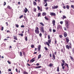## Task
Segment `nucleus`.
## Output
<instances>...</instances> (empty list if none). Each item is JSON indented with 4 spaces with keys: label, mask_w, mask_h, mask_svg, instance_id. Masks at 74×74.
Returning a JSON list of instances; mask_svg holds the SVG:
<instances>
[{
    "label": "nucleus",
    "mask_w": 74,
    "mask_h": 74,
    "mask_svg": "<svg viewBox=\"0 0 74 74\" xmlns=\"http://www.w3.org/2000/svg\"><path fill=\"white\" fill-rule=\"evenodd\" d=\"M13 37L14 40H18V39H17V36H13Z\"/></svg>",
    "instance_id": "obj_13"
},
{
    "label": "nucleus",
    "mask_w": 74,
    "mask_h": 74,
    "mask_svg": "<svg viewBox=\"0 0 74 74\" xmlns=\"http://www.w3.org/2000/svg\"><path fill=\"white\" fill-rule=\"evenodd\" d=\"M3 46H5V43H3L1 45V46H3Z\"/></svg>",
    "instance_id": "obj_31"
},
{
    "label": "nucleus",
    "mask_w": 74,
    "mask_h": 74,
    "mask_svg": "<svg viewBox=\"0 0 74 74\" xmlns=\"http://www.w3.org/2000/svg\"><path fill=\"white\" fill-rule=\"evenodd\" d=\"M71 8L74 9V5H71Z\"/></svg>",
    "instance_id": "obj_32"
},
{
    "label": "nucleus",
    "mask_w": 74,
    "mask_h": 74,
    "mask_svg": "<svg viewBox=\"0 0 74 74\" xmlns=\"http://www.w3.org/2000/svg\"><path fill=\"white\" fill-rule=\"evenodd\" d=\"M66 7L68 10H69V8H70V7L69 5H66Z\"/></svg>",
    "instance_id": "obj_18"
},
{
    "label": "nucleus",
    "mask_w": 74,
    "mask_h": 74,
    "mask_svg": "<svg viewBox=\"0 0 74 74\" xmlns=\"http://www.w3.org/2000/svg\"><path fill=\"white\" fill-rule=\"evenodd\" d=\"M8 62L9 64H11V62H10V61H8Z\"/></svg>",
    "instance_id": "obj_60"
},
{
    "label": "nucleus",
    "mask_w": 74,
    "mask_h": 74,
    "mask_svg": "<svg viewBox=\"0 0 74 74\" xmlns=\"http://www.w3.org/2000/svg\"><path fill=\"white\" fill-rule=\"evenodd\" d=\"M53 33H55V32H56V30L55 29H53Z\"/></svg>",
    "instance_id": "obj_54"
},
{
    "label": "nucleus",
    "mask_w": 74,
    "mask_h": 74,
    "mask_svg": "<svg viewBox=\"0 0 74 74\" xmlns=\"http://www.w3.org/2000/svg\"><path fill=\"white\" fill-rule=\"evenodd\" d=\"M59 37H60V38H62V37H63V36H62V35H60L59 36Z\"/></svg>",
    "instance_id": "obj_40"
},
{
    "label": "nucleus",
    "mask_w": 74,
    "mask_h": 74,
    "mask_svg": "<svg viewBox=\"0 0 74 74\" xmlns=\"http://www.w3.org/2000/svg\"><path fill=\"white\" fill-rule=\"evenodd\" d=\"M58 8V6L57 5V6H55V5H53V6H52V9H53V10H54L55 9Z\"/></svg>",
    "instance_id": "obj_3"
},
{
    "label": "nucleus",
    "mask_w": 74,
    "mask_h": 74,
    "mask_svg": "<svg viewBox=\"0 0 74 74\" xmlns=\"http://www.w3.org/2000/svg\"><path fill=\"white\" fill-rule=\"evenodd\" d=\"M52 23L53 26H55V20L53 21H52Z\"/></svg>",
    "instance_id": "obj_16"
},
{
    "label": "nucleus",
    "mask_w": 74,
    "mask_h": 74,
    "mask_svg": "<svg viewBox=\"0 0 74 74\" xmlns=\"http://www.w3.org/2000/svg\"><path fill=\"white\" fill-rule=\"evenodd\" d=\"M35 32L36 34H39V30L37 29H35Z\"/></svg>",
    "instance_id": "obj_7"
},
{
    "label": "nucleus",
    "mask_w": 74,
    "mask_h": 74,
    "mask_svg": "<svg viewBox=\"0 0 74 74\" xmlns=\"http://www.w3.org/2000/svg\"><path fill=\"white\" fill-rule=\"evenodd\" d=\"M64 63H62V66H64Z\"/></svg>",
    "instance_id": "obj_53"
},
{
    "label": "nucleus",
    "mask_w": 74,
    "mask_h": 74,
    "mask_svg": "<svg viewBox=\"0 0 74 74\" xmlns=\"http://www.w3.org/2000/svg\"><path fill=\"white\" fill-rule=\"evenodd\" d=\"M3 29H4V27H2L1 28V30H2V31H3Z\"/></svg>",
    "instance_id": "obj_33"
},
{
    "label": "nucleus",
    "mask_w": 74,
    "mask_h": 74,
    "mask_svg": "<svg viewBox=\"0 0 74 74\" xmlns=\"http://www.w3.org/2000/svg\"><path fill=\"white\" fill-rule=\"evenodd\" d=\"M63 18H62V19H64L65 18H66V16H63Z\"/></svg>",
    "instance_id": "obj_27"
},
{
    "label": "nucleus",
    "mask_w": 74,
    "mask_h": 74,
    "mask_svg": "<svg viewBox=\"0 0 74 74\" xmlns=\"http://www.w3.org/2000/svg\"><path fill=\"white\" fill-rule=\"evenodd\" d=\"M62 26L60 25H58V26L57 29H62Z\"/></svg>",
    "instance_id": "obj_6"
},
{
    "label": "nucleus",
    "mask_w": 74,
    "mask_h": 74,
    "mask_svg": "<svg viewBox=\"0 0 74 74\" xmlns=\"http://www.w3.org/2000/svg\"><path fill=\"white\" fill-rule=\"evenodd\" d=\"M55 56V54H53V57H54Z\"/></svg>",
    "instance_id": "obj_62"
},
{
    "label": "nucleus",
    "mask_w": 74,
    "mask_h": 74,
    "mask_svg": "<svg viewBox=\"0 0 74 74\" xmlns=\"http://www.w3.org/2000/svg\"><path fill=\"white\" fill-rule=\"evenodd\" d=\"M40 15H41V13H38V16L39 17L40 16Z\"/></svg>",
    "instance_id": "obj_39"
},
{
    "label": "nucleus",
    "mask_w": 74,
    "mask_h": 74,
    "mask_svg": "<svg viewBox=\"0 0 74 74\" xmlns=\"http://www.w3.org/2000/svg\"><path fill=\"white\" fill-rule=\"evenodd\" d=\"M50 15L51 16H55V15H56V14L55 13L51 12L50 13Z\"/></svg>",
    "instance_id": "obj_5"
},
{
    "label": "nucleus",
    "mask_w": 74,
    "mask_h": 74,
    "mask_svg": "<svg viewBox=\"0 0 74 74\" xmlns=\"http://www.w3.org/2000/svg\"><path fill=\"white\" fill-rule=\"evenodd\" d=\"M16 26L17 27H18L19 25H18V24H16Z\"/></svg>",
    "instance_id": "obj_42"
},
{
    "label": "nucleus",
    "mask_w": 74,
    "mask_h": 74,
    "mask_svg": "<svg viewBox=\"0 0 74 74\" xmlns=\"http://www.w3.org/2000/svg\"><path fill=\"white\" fill-rule=\"evenodd\" d=\"M41 54L39 55L38 56V59H40V58H41Z\"/></svg>",
    "instance_id": "obj_24"
},
{
    "label": "nucleus",
    "mask_w": 74,
    "mask_h": 74,
    "mask_svg": "<svg viewBox=\"0 0 74 74\" xmlns=\"http://www.w3.org/2000/svg\"><path fill=\"white\" fill-rule=\"evenodd\" d=\"M19 36H21L22 37L23 36V34H18Z\"/></svg>",
    "instance_id": "obj_23"
},
{
    "label": "nucleus",
    "mask_w": 74,
    "mask_h": 74,
    "mask_svg": "<svg viewBox=\"0 0 74 74\" xmlns=\"http://www.w3.org/2000/svg\"><path fill=\"white\" fill-rule=\"evenodd\" d=\"M25 8V9H24V12L25 13H26V12L28 11V9H27L26 8Z\"/></svg>",
    "instance_id": "obj_4"
},
{
    "label": "nucleus",
    "mask_w": 74,
    "mask_h": 74,
    "mask_svg": "<svg viewBox=\"0 0 74 74\" xmlns=\"http://www.w3.org/2000/svg\"><path fill=\"white\" fill-rule=\"evenodd\" d=\"M20 56H22V52H20Z\"/></svg>",
    "instance_id": "obj_35"
},
{
    "label": "nucleus",
    "mask_w": 74,
    "mask_h": 74,
    "mask_svg": "<svg viewBox=\"0 0 74 74\" xmlns=\"http://www.w3.org/2000/svg\"><path fill=\"white\" fill-rule=\"evenodd\" d=\"M48 39H50V36L49 35L48 36Z\"/></svg>",
    "instance_id": "obj_56"
},
{
    "label": "nucleus",
    "mask_w": 74,
    "mask_h": 74,
    "mask_svg": "<svg viewBox=\"0 0 74 74\" xmlns=\"http://www.w3.org/2000/svg\"><path fill=\"white\" fill-rule=\"evenodd\" d=\"M57 71L58 72L59 71V67H57Z\"/></svg>",
    "instance_id": "obj_29"
},
{
    "label": "nucleus",
    "mask_w": 74,
    "mask_h": 74,
    "mask_svg": "<svg viewBox=\"0 0 74 74\" xmlns=\"http://www.w3.org/2000/svg\"><path fill=\"white\" fill-rule=\"evenodd\" d=\"M70 57L71 58V60H73V58L72 57L70 56Z\"/></svg>",
    "instance_id": "obj_50"
},
{
    "label": "nucleus",
    "mask_w": 74,
    "mask_h": 74,
    "mask_svg": "<svg viewBox=\"0 0 74 74\" xmlns=\"http://www.w3.org/2000/svg\"><path fill=\"white\" fill-rule=\"evenodd\" d=\"M49 66L50 67H52V66H53V64L51 63L50 64H49Z\"/></svg>",
    "instance_id": "obj_21"
},
{
    "label": "nucleus",
    "mask_w": 74,
    "mask_h": 74,
    "mask_svg": "<svg viewBox=\"0 0 74 74\" xmlns=\"http://www.w3.org/2000/svg\"><path fill=\"white\" fill-rule=\"evenodd\" d=\"M42 16H44L47 15V13L45 12H44L42 14Z\"/></svg>",
    "instance_id": "obj_14"
},
{
    "label": "nucleus",
    "mask_w": 74,
    "mask_h": 74,
    "mask_svg": "<svg viewBox=\"0 0 74 74\" xmlns=\"http://www.w3.org/2000/svg\"><path fill=\"white\" fill-rule=\"evenodd\" d=\"M25 40L26 41H27V37H26L25 38Z\"/></svg>",
    "instance_id": "obj_43"
},
{
    "label": "nucleus",
    "mask_w": 74,
    "mask_h": 74,
    "mask_svg": "<svg viewBox=\"0 0 74 74\" xmlns=\"http://www.w3.org/2000/svg\"><path fill=\"white\" fill-rule=\"evenodd\" d=\"M67 33H66V32H64V36L65 37H66L67 36Z\"/></svg>",
    "instance_id": "obj_15"
},
{
    "label": "nucleus",
    "mask_w": 74,
    "mask_h": 74,
    "mask_svg": "<svg viewBox=\"0 0 74 74\" xmlns=\"http://www.w3.org/2000/svg\"><path fill=\"white\" fill-rule=\"evenodd\" d=\"M38 10H40V7H38Z\"/></svg>",
    "instance_id": "obj_46"
},
{
    "label": "nucleus",
    "mask_w": 74,
    "mask_h": 74,
    "mask_svg": "<svg viewBox=\"0 0 74 74\" xmlns=\"http://www.w3.org/2000/svg\"><path fill=\"white\" fill-rule=\"evenodd\" d=\"M21 27H25V26H24V25H21Z\"/></svg>",
    "instance_id": "obj_59"
},
{
    "label": "nucleus",
    "mask_w": 74,
    "mask_h": 74,
    "mask_svg": "<svg viewBox=\"0 0 74 74\" xmlns=\"http://www.w3.org/2000/svg\"><path fill=\"white\" fill-rule=\"evenodd\" d=\"M48 42L49 44H51V39H49L48 40Z\"/></svg>",
    "instance_id": "obj_20"
},
{
    "label": "nucleus",
    "mask_w": 74,
    "mask_h": 74,
    "mask_svg": "<svg viewBox=\"0 0 74 74\" xmlns=\"http://www.w3.org/2000/svg\"><path fill=\"white\" fill-rule=\"evenodd\" d=\"M65 26L67 27V29H68L70 27L69 26V22L66 20L65 21Z\"/></svg>",
    "instance_id": "obj_1"
},
{
    "label": "nucleus",
    "mask_w": 74,
    "mask_h": 74,
    "mask_svg": "<svg viewBox=\"0 0 74 74\" xmlns=\"http://www.w3.org/2000/svg\"><path fill=\"white\" fill-rule=\"evenodd\" d=\"M41 66H35L34 68L35 69H40V68H41Z\"/></svg>",
    "instance_id": "obj_11"
},
{
    "label": "nucleus",
    "mask_w": 74,
    "mask_h": 74,
    "mask_svg": "<svg viewBox=\"0 0 74 74\" xmlns=\"http://www.w3.org/2000/svg\"><path fill=\"white\" fill-rule=\"evenodd\" d=\"M45 19H46V20H48V18L47 17L45 16Z\"/></svg>",
    "instance_id": "obj_38"
},
{
    "label": "nucleus",
    "mask_w": 74,
    "mask_h": 74,
    "mask_svg": "<svg viewBox=\"0 0 74 74\" xmlns=\"http://www.w3.org/2000/svg\"><path fill=\"white\" fill-rule=\"evenodd\" d=\"M66 48H67V49H69V46L68 45H66Z\"/></svg>",
    "instance_id": "obj_30"
},
{
    "label": "nucleus",
    "mask_w": 74,
    "mask_h": 74,
    "mask_svg": "<svg viewBox=\"0 0 74 74\" xmlns=\"http://www.w3.org/2000/svg\"><path fill=\"white\" fill-rule=\"evenodd\" d=\"M46 44H47V45H48V46H49V47L50 45H49V43H48V42H46Z\"/></svg>",
    "instance_id": "obj_22"
},
{
    "label": "nucleus",
    "mask_w": 74,
    "mask_h": 74,
    "mask_svg": "<svg viewBox=\"0 0 74 74\" xmlns=\"http://www.w3.org/2000/svg\"><path fill=\"white\" fill-rule=\"evenodd\" d=\"M31 47L32 48H34V46L33 45H31Z\"/></svg>",
    "instance_id": "obj_48"
},
{
    "label": "nucleus",
    "mask_w": 74,
    "mask_h": 74,
    "mask_svg": "<svg viewBox=\"0 0 74 74\" xmlns=\"http://www.w3.org/2000/svg\"><path fill=\"white\" fill-rule=\"evenodd\" d=\"M72 52L73 53H74V48H73L72 49Z\"/></svg>",
    "instance_id": "obj_49"
},
{
    "label": "nucleus",
    "mask_w": 74,
    "mask_h": 74,
    "mask_svg": "<svg viewBox=\"0 0 74 74\" xmlns=\"http://www.w3.org/2000/svg\"><path fill=\"white\" fill-rule=\"evenodd\" d=\"M64 68H65L64 66H62V68L63 69H64Z\"/></svg>",
    "instance_id": "obj_64"
},
{
    "label": "nucleus",
    "mask_w": 74,
    "mask_h": 74,
    "mask_svg": "<svg viewBox=\"0 0 74 74\" xmlns=\"http://www.w3.org/2000/svg\"><path fill=\"white\" fill-rule=\"evenodd\" d=\"M39 23L40 24V25H41L42 26H44V24L42 23Z\"/></svg>",
    "instance_id": "obj_17"
},
{
    "label": "nucleus",
    "mask_w": 74,
    "mask_h": 74,
    "mask_svg": "<svg viewBox=\"0 0 74 74\" xmlns=\"http://www.w3.org/2000/svg\"><path fill=\"white\" fill-rule=\"evenodd\" d=\"M40 30L43 33H44V32H45V31H44V27L41 26L40 27Z\"/></svg>",
    "instance_id": "obj_2"
},
{
    "label": "nucleus",
    "mask_w": 74,
    "mask_h": 74,
    "mask_svg": "<svg viewBox=\"0 0 74 74\" xmlns=\"http://www.w3.org/2000/svg\"><path fill=\"white\" fill-rule=\"evenodd\" d=\"M45 49L46 51H48V48H47V47H45Z\"/></svg>",
    "instance_id": "obj_34"
},
{
    "label": "nucleus",
    "mask_w": 74,
    "mask_h": 74,
    "mask_svg": "<svg viewBox=\"0 0 74 74\" xmlns=\"http://www.w3.org/2000/svg\"><path fill=\"white\" fill-rule=\"evenodd\" d=\"M69 38L68 37H67L66 38V41L67 43H68V42H69V41H70V40H69Z\"/></svg>",
    "instance_id": "obj_8"
},
{
    "label": "nucleus",
    "mask_w": 74,
    "mask_h": 74,
    "mask_svg": "<svg viewBox=\"0 0 74 74\" xmlns=\"http://www.w3.org/2000/svg\"><path fill=\"white\" fill-rule=\"evenodd\" d=\"M63 21H60V23L61 24V25H62V24H63Z\"/></svg>",
    "instance_id": "obj_47"
},
{
    "label": "nucleus",
    "mask_w": 74,
    "mask_h": 74,
    "mask_svg": "<svg viewBox=\"0 0 74 74\" xmlns=\"http://www.w3.org/2000/svg\"><path fill=\"white\" fill-rule=\"evenodd\" d=\"M49 31L50 32H52V29L50 28L49 29Z\"/></svg>",
    "instance_id": "obj_41"
},
{
    "label": "nucleus",
    "mask_w": 74,
    "mask_h": 74,
    "mask_svg": "<svg viewBox=\"0 0 74 74\" xmlns=\"http://www.w3.org/2000/svg\"><path fill=\"white\" fill-rule=\"evenodd\" d=\"M35 58H34L32 59L30 61V63H31V62H32V63H33V62H34V61H35V60H34V59H35Z\"/></svg>",
    "instance_id": "obj_9"
},
{
    "label": "nucleus",
    "mask_w": 74,
    "mask_h": 74,
    "mask_svg": "<svg viewBox=\"0 0 74 74\" xmlns=\"http://www.w3.org/2000/svg\"><path fill=\"white\" fill-rule=\"evenodd\" d=\"M69 48H71V45H69Z\"/></svg>",
    "instance_id": "obj_61"
},
{
    "label": "nucleus",
    "mask_w": 74,
    "mask_h": 74,
    "mask_svg": "<svg viewBox=\"0 0 74 74\" xmlns=\"http://www.w3.org/2000/svg\"><path fill=\"white\" fill-rule=\"evenodd\" d=\"M47 3V1H44V2H43V4H45L46 3Z\"/></svg>",
    "instance_id": "obj_52"
},
{
    "label": "nucleus",
    "mask_w": 74,
    "mask_h": 74,
    "mask_svg": "<svg viewBox=\"0 0 74 74\" xmlns=\"http://www.w3.org/2000/svg\"><path fill=\"white\" fill-rule=\"evenodd\" d=\"M39 36L40 37H41V36H42V34H41V33H40Z\"/></svg>",
    "instance_id": "obj_45"
},
{
    "label": "nucleus",
    "mask_w": 74,
    "mask_h": 74,
    "mask_svg": "<svg viewBox=\"0 0 74 74\" xmlns=\"http://www.w3.org/2000/svg\"><path fill=\"white\" fill-rule=\"evenodd\" d=\"M36 66H39V63H37L36 64Z\"/></svg>",
    "instance_id": "obj_63"
},
{
    "label": "nucleus",
    "mask_w": 74,
    "mask_h": 74,
    "mask_svg": "<svg viewBox=\"0 0 74 74\" xmlns=\"http://www.w3.org/2000/svg\"><path fill=\"white\" fill-rule=\"evenodd\" d=\"M23 15H22L19 18L21 19V18H23Z\"/></svg>",
    "instance_id": "obj_36"
},
{
    "label": "nucleus",
    "mask_w": 74,
    "mask_h": 74,
    "mask_svg": "<svg viewBox=\"0 0 74 74\" xmlns=\"http://www.w3.org/2000/svg\"><path fill=\"white\" fill-rule=\"evenodd\" d=\"M34 12H36V8H34Z\"/></svg>",
    "instance_id": "obj_28"
},
{
    "label": "nucleus",
    "mask_w": 74,
    "mask_h": 74,
    "mask_svg": "<svg viewBox=\"0 0 74 74\" xmlns=\"http://www.w3.org/2000/svg\"><path fill=\"white\" fill-rule=\"evenodd\" d=\"M36 30H39V28H38V27H36Z\"/></svg>",
    "instance_id": "obj_37"
},
{
    "label": "nucleus",
    "mask_w": 74,
    "mask_h": 74,
    "mask_svg": "<svg viewBox=\"0 0 74 74\" xmlns=\"http://www.w3.org/2000/svg\"><path fill=\"white\" fill-rule=\"evenodd\" d=\"M33 4H34V5H37L36 2H35L34 1Z\"/></svg>",
    "instance_id": "obj_26"
},
{
    "label": "nucleus",
    "mask_w": 74,
    "mask_h": 74,
    "mask_svg": "<svg viewBox=\"0 0 74 74\" xmlns=\"http://www.w3.org/2000/svg\"><path fill=\"white\" fill-rule=\"evenodd\" d=\"M23 73L24 74H28V73H27V72L26 71H24Z\"/></svg>",
    "instance_id": "obj_25"
},
{
    "label": "nucleus",
    "mask_w": 74,
    "mask_h": 74,
    "mask_svg": "<svg viewBox=\"0 0 74 74\" xmlns=\"http://www.w3.org/2000/svg\"><path fill=\"white\" fill-rule=\"evenodd\" d=\"M41 45H39L38 47V50L39 51H40V49H41Z\"/></svg>",
    "instance_id": "obj_10"
},
{
    "label": "nucleus",
    "mask_w": 74,
    "mask_h": 74,
    "mask_svg": "<svg viewBox=\"0 0 74 74\" xmlns=\"http://www.w3.org/2000/svg\"><path fill=\"white\" fill-rule=\"evenodd\" d=\"M41 66H35L34 68L35 69H40V68H41Z\"/></svg>",
    "instance_id": "obj_12"
},
{
    "label": "nucleus",
    "mask_w": 74,
    "mask_h": 74,
    "mask_svg": "<svg viewBox=\"0 0 74 74\" xmlns=\"http://www.w3.org/2000/svg\"><path fill=\"white\" fill-rule=\"evenodd\" d=\"M47 5H48V4H47V3H46V4L45 5V7H47Z\"/></svg>",
    "instance_id": "obj_51"
},
{
    "label": "nucleus",
    "mask_w": 74,
    "mask_h": 74,
    "mask_svg": "<svg viewBox=\"0 0 74 74\" xmlns=\"http://www.w3.org/2000/svg\"><path fill=\"white\" fill-rule=\"evenodd\" d=\"M7 8H9V9H12V8L9 5L8 6Z\"/></svg>",
    "instance_id": "obj_19"
},
{
    "label": "nucleus",
    "mask_w": 74,
    "mask_h": 74,
    "mask_svg": "<svg viewBox=\"0 0 74 74\" xmlns=\"http://www.w3.org/2000/svg\"><path fill=\"white\" fill-rule=\"evenodd\" d=\"M64 30H67V29H66V27H64Z\"/></svg>",
    "instance_id": "obj_55"
},
{
    "label": "nucleus",
    "mask_w": 74,
    "mask_h": 74,
    "mask_svg": "<svg viewBox=\"0 0 74 74\" xmlns=\"http://www.w3.org/2000/svg\"><path fill=\"white\" fill-rule=\"evenodd\" d=\"M4 5H6V2H4Z\"/></svg>",
    "instance_id": "obj_58"
},
{
    "label": "nucleus",
    "mask_w": 74,
    "mask_h": 74,
    "mask_svg": "<svg viewBox=\"0 0 74 74\" xmlns=\"http://www.w3.org/2000/svg\"><path fill=\"white\" fill-rule=\"evenodd\" d=\"M59 11L60 13H62V11H61L60 10H59Z\"/></svg>",
    "instance_id": "obj_57"
},
{
    "label": "nucleus",
    "mask_w": 74,
    "mask_h": 74,
    "mask_svg": "<svg viewBox=\"0 0 74 74\" xmlns=\"http://www.w3.org/2000/svg\"><path fill=\"white\" fill-rule=\"evenodd\" d=\"M62 61L63 63H65V61H64V60H62Z\"/></svg>",
    "instance_id": "obj_44"
}]
</instances>
